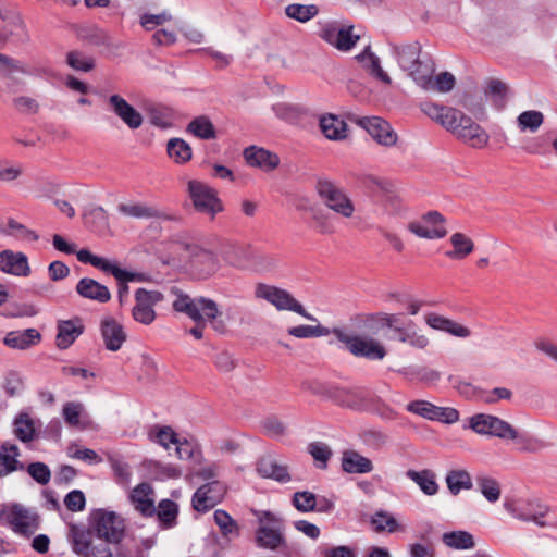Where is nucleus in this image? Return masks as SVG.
Segmentation results:
<instances>
[{
	"label": "nucleus",
	"mask_w": 557,
	"mask_h": 557,
	"mask_svg": "<svg viewBox=\"0 0 557 557\" xmlns=\"http://www.w3.org/2000/svg\"><path fill=\"white\" fill-rule=\"evenodd\" d=\"M149 435L151 440L164 448H169L170 444L176 445V443L180 441L174 430L168 425L156 428V432L151 431Z\"/></svg>",
	"instance_id": "nucleus-60"
},
{
	"label": "nucleus",
	"mask_w": 557,
	"mask_h": 557,
	"mask_svg": "<svg viewBox=\"0 0 557 557\" xmlns=\"http://www.w3.org/2000/svg\"><path fill=\"white\" fill-rule=\"evenodd\" d=\"M455 136L468 144L470 147L476 149L486 147L490 141V135L487 132L468 115L463 119L461 125H459V129Z\"/></svg>",
	"instance_id": "nucleus-21"
},
{
	"label": "nucleus",
	"mask_w": 557,
	"mask_h": 557,
	"mask_svg": "<svg viewBox=\"0 0 557 557\" xmlns=\"http://www.w3.org/2000/svg\"><path fill=\"white\" fill-rule=\"evenodd\" d=\"M287 333L296 338H314L326 336L331 333V331L321 324H317L293 326L288 329Z\"/></svg>",
	"instance_id": "nucleus-57"
},
{
	"label": "nucleus",
	"mask_w": 557,
	"mask_h": 557,
	"mask_svg": "<svg viewBox=\"0 0 557 557\" xmlns=\"http://www.w3.org/2000/svg\"><path fill=\"white\" fill-rule=\"evenodd\" d=\"M128 498L134 509L143 517L154 516V491L149 483L143 482L135 486L129 493Z\"/></svg>",
	"instance_id": "nucleus-22"
},
{
	"label": "nucleus",
	"mask_w": 557,
	"mask_h": 557,
	"mask_svg": "<svg viewBox=\"0 0 557 557\" xmlns=\"http://www.w3.org/2000/svg\"><path fill=\"white\" fill-rule=\"evenodd\" d=\"M77 260L82 263H89L103 272L111 273L119 283L146 282L148 276L144 273L131 272L121 269L108 259L91 253L88 249H81L77 252Z\"/></svg>",
	"instance_id": "nucleus-13"
},
{
	"label": "nucleus",
	"mask_w": 557,
	"mask_h": 557,
	"mask_svg": "<svg viewBox=\"0 0 557 557\" xmlns=\"http://www.w3.org/2000/svg\"><path fill=\"white\" fill-rule=\"evenodd\" d=\"M109 110L119 117L129 129H138L144 122L143 115L122 96L113 94L108 98Z\"/></svg>",
	"instance_id": "nucleus-18"
},
{
	"label": "nucleus",
	"mask_w": 557,
	"mask_h": 557,
	"mask_svg": "<svg viewBox=\"0 0 557 557\" xmlns=\"http://www.w3.org/2000/svg\"><path fill=\"white\" fill-rule=\"evenodd\" d=\"M27 473L40 485L48 484L51 479L49 467L40 461L29 463L27 466Z\"/></svg>",
	"instance_id": "nucleus-63"
},
{
	"label": "nucleus",
	"mask_w": 557,
	"mask_h": 557,
	"mask_svg": "<svg viewBox=\"0 0 557 557\" xmlns=\"http://www.w3.org/2000/svg\"><path fill=\"white\" fill-rule=\"evenodd\" d=\"M356 59L372 76L385 84L392 83L391 77L382 69L380 59L371 52L370 46L366 47V49L358 54Z\"/></svg>",
	"instance_id": "nucleus-35"
},
{
	"label": "nucleus",
	"mask_w": 557,
	"mask_h": 557,
	"mask_svg": "<svg viewBox=\"0 0 557 557\" xmlns=\"http://www.w3.org/2000/svg\"><path fill=\"white\" fill-rule=\"evenodd\" d=\"M187 132L200 139H214L216 137V131L213 123L206 115L195 117L187 125Z\"/></svg>",
	"instance_id": "nucleus-41"
},
{
	"label": "nucleus",
	"mask_w": 557,
	"mask_h": 557,
	"mask_svg": "<svg viewBox=\"0 0 557 557\" xmlns=\"http://www.w3.org/2000/svg\"><path fill=\"white\" fill-rule=\"evenodd\" d=\"M406 475L413 481L425 495L433 496L438 492V484L435 480L436 475L432 470H408Z\"/></svg>",
	"instance_id": "nucleus-36"
},
{
	"label": "nucleus",
	"mask_w": 557,
	"mask_h": 557,
	"mask_svg": "<svg viewBox=\"0 0 557 557\" xmlns=\"http://www.w3.org/2000/svg\"><path fill=\"white\" fill-rule=\"evenodd\" d=\"M7 520L15 533L24 536H30L39 527V516L18 504L11 507Z\"/></svg>",
	"instance_id": "nucleus-16"
},
{
	"label": "nucleus",
	"mask_w": 557,
	"mask_h": 557,
	"mask_svg": "<svg viewBox=\"0 0 557 557\" xmlns=\"http://www.w3.org/2000/svg\"><path fill=\"white\" fill-rule=\"evenodd\" d=\"M154 515L162 528L170 529L177 522L178 506L171 499H162L156 508Z\"/></svg>",
	"instance_id": "nucleus-40"
},
{
	"label": "nucleus",
	"mask_w": 557,
	"mask_h": 557,
	"mask_svg": "<svg viewBox=\"0 0 557 557\" xmlns=\"http://www.w3.org/2000/svg\"><path fill=\"white\" fill-rule=\"evenodd\" d=\"M17 73L39 78H48L52 72L47 66L29 65L21 60L0 53V76L11 81L8 84V88L11 91H15L14 87L20 84V82L14 77Z\"/></svg>",
	"instance_id": "nucleus-10"
},
{
	"label": "nucleus",
	"mask_w": 557,
	"mask_h": 557,
	"mask_svg": "<svg viewBox=\"0 0 557 557\" xmlns=\"http://www.w3.org/2000/svg\"><path fill=\"white\" fill-rule=\"evenodd\" d=\"M496 416L478 413L470 418L469 428L480 435L492 436Z\"/></svg>",
	"instance_id": "nucleus-56"
},
{
	"label": "nucleus",
	"mask_w": 557,
	"mask_h": 557,
	"mask_svg": "<svg viewBox=\"0 0 557 557\" xmlns=\"http://www.w3.org/2000/svg\"><path fill=\"white\" fill-rule=\"evenodd\" d=\"M94 532L77 524L70 525V541L73 552L81 557H112L107 544H94Z\"/></svg>",
	"instance_id": "nucleus-8"
},
{
	"label": "nucleus",
	"mask_w": 557,
	"mask_h": 557,
	"mask_svg": "<svg viewBox=\"0 0 557 557\" xmlns=\"http://www.w3.org/2000/svg\"><path fill=\"white\" fill-rule=\"evenodd\" d=\"M492 436L515 442L522 453H535L546 446L542 440L520 433L509 422L498 417H496Z\"/></svg>",
	"instance_id": "nucleus-11"
},
{
	"label": "nucleus",
	"mask_w": 557,
	"mask_h": 557,
	"mask_svg": "<svg viewBox=\"0 0 557 557\" xmlns=\"http://www.w3.org/2000/svg\"><path fill=\"white\" fill-rule=\"evenodd\" d=\"M168 154L176 163H185L191 159L193 152L190 146L181 138H172L166 145Z\"/></svg>",
	"instance_id": "nucleus-44"
},
{
	"label": "nucleus",
	"mask_w": 557,
	"mask_h": 557,
	"mask_svg": "<svg viewBox=\"0 0 557 557\" xmlns=\"http://www.w3.org/2000/svg\"><path fill=\"white\" fill-rule=\"evenodd\" d=\"M257 470L263 478L273 479L282 483L290 481L287 467L280 463L278 460L272 456L262 457L258 461Z\"/></svg>",
	"instance_id": "nucleus-30"
},
{
	"label": "nucleus",
	"mask_w": 557,
	"mask_h": 557,
	"mask_svg": "<svg viewBox=\"0 0 557 557\" xmlns=\"http://www.w3.org/2000/svg\"><path fill=\"white\" fill-rule=\"evenodd\" d=\"M396 339L416 349H425L430 344L429 337L422 331L418 330L412 321H409L404 324L401 329L397 330Z\"/></svg>",
	"instance_id": "nucleus-34"
},
{
	"label": "nucleus",
	"mask_w": 557,
	"mask_h": 557,
	"mask_svg": "<svg viewBox=\"0 0 557 557\" xmlns=\"http://www.w3.org/2000/svg\"><path fill=\"white\" fill-rule=\"evenodd\" d=\"M89 527L94 534L108 546L119 544L125 534L124 520L114 511L94 509L89 515Z\"/></svg>",
	"instance_id": "nucleus-3"
},
{
	"label": "nucleus",
	"mask_w": 557,
	"mask_h": 557,
	"mask_svg": "<svg viewBox=\"0 0 557 557\" xmlns=\"http://www.w3.org/2000/svg\"><path fill=\"white\" fill-rule=\"evenodd\" d=\"M492 436L515 442L522 453H535L546 446L542 440L520 433L509 422L498 417H496Z\"/></svg>",
	"instance_id": "nucleus-12"
},
{
	"label": "nucleus",
	"mask_w": 557,
	"mask_h": 557,
	"mask_svg": "<svg viewBox=\"0 0 557 557\" xmlns=\"http://www.w3.org/2000/svg\"><path fill=\"white\" fill-rule=\"evenodd\" d=\"M273 112L278 119L292 124L297 123L306 115L304 108L290 103H276L273 106Z\"/></svg>",
	"instance_id": "nucleus-51"
},
{
	"label": "nucleus",
	"mask_w": 557,
	"mask_h": 557,
	"mask_svg": "<svg viewBox=\"0 0 557 557\" xmlns=\"http://www.w3.org/2000/svg\"><path fill=\"white\" fill-rule=\"evenodd\" d=\"M75 290L81 297L98 301L100 304L108 302L111 299L109 288L89 277L81 278L76 284Z\"/></svg>",
	"instance_id": "nucleus-27"
},
{
	"label": "nucleus",
	"mask_w": 557,
	"mask_h": 557,
	"mask_svg": "<svg viewBox=\"0 0 557 557\" xmlns=\"http://www.w3.org/2000/svg\"><path fill=\"white\" fill-rule=\"evenodd\" d=\"M244 158L250 166L259 168L265 172L275 170L280 164V158L276 153L256 146L246 148Z\"/></svg>",
	"instance_id": "nucleus-25"
},
{
	"label": "nucleus",
	"mask_w": 557,
	"mask_h": 557,
	"mask_svg": "<svg viewBox=\"0 0 557 557\" xmlns=\"http://www.w3.org/2000/svg\"><path fill=\"white\" fill-rule=\"evenodd\" d=\"M293 504L299 511H313L318 505V498L311 492H296L293 497Z\"/></svg>",
	"instance_id": "nucleus-61"
},
{
	"label": "nucleus",
	"mask_w": 557,
	"mask_h": 557,
	"mask_svg": "<svg viewBox=\"0 0 557 557\" xmlns=\"http://www.w3.org/2000/svg\"><path fill=\"white\" fill-rule=\"evenodd\" d=\"M371 524L376 532L387 531L389 533L401 531L404 528L397 522L393 515L387 511H377L371 519Z\"/></svg>",
	"instance_id": "nucleus-52"
},
{
	"label": "nucleus",
	"mask_w": 557,
	"mask_h": 557,
	"mask_svg": "<svg viewBox=\"0 0 557 557\" xmlns=\"http://www.w3.org/2000/svg\"><path fill=\"white\" fill-rule=\"evenodd\" d=\"M336 35L337 40L335 44V48H337L341 51L350 50L359 39L358 35L352 34V26L339 28Z\"/></svg>",
	"instance_id": "nucleus-64"
},
{
	"label": "nucleus",
	"mask_w": 557,
	"mask_h": 557,
	"mask_svg": "<svg viewBox=\"0 0 557 557\" xmlns=\"http://www.w3.org/2000/svg\"><path fill=\"white\" fill-rule=\"evenodd\" d=\"M314 189L327 209L345 219H350L354 215L355 205L352 200L336 183L327 178H319Z\"/></svg>",
	"instance_id": "nucleus-5"
},
{
	"label": "nucleus",
	"mask_w": 557,
	"mask_h": 557,
	"mask_svg": "<svg viewBox=\"0 0 557 557\" xmlns=\"http://www.w3.org/2000/svg\"><path fill=\"white\" fill-rule=\"evenodd\" d=\"M39 339L40 334L37 330L27 329L25 331L10 332L5 336L4 343L12 348L26 349Z\"/></svg>",
	"instance_id": "nucleus-37"
},
{
	"label": "nucleus",
	"mask_w": 557,
	"mask_h": 557,
	"mask_svg": "<svg viewBox=\"0 0 557 557\" xmlns=\"http://www.w3.org/2000/svg\"><path fill=\"white\" fill-rule=\"evenodd\" d=\"M20 449L15 444L4 442L0 447V476L9 475L16 470H23L24 465L18 461Z\"/></svg>",
	"instance_id": "nucleus-31"
},
{
	"label": "nucleus",
	"mask_w": 557,
	"mask_h": 557,
	"mask_svg": "<svg viewBox=\"0 0 557 557\" xmlns=\"http://www.w3.org/2000/svg\"><path fill=\"white\" fill-rule=\"evenodd\" d=\"M543 122V113L536 110L524 111L517 117V124L521 132L529 131L535 133L542 126Z\"/></svg>",
	"instance_id": "nucleus-50"
},
{
	"label": "nucleus",
	"mask_w": 557,
	"mask_h": 557,
	"mask_svg": "<svg viewBox=\"0 0 557 557\" xmlns=\"http://www.w3.org/2000/svg\"><path fill=\"white\" fill-rule=\"evenodd\" d=\"M255 297L274 306L278 311H292L307 320L317 321L305 307L287 290L274 285L258 283L255 287Z\"/></svg>",
	"instance_id": "nucleus-6"
},
{
	"label": "nucleus",
	"mask_w": 557,
	"mask_h": 557,
	"mask_svg": "<svg viewBox=\"0 0 557 557\" xmlns=\"http://www.w3.org/2000/svg\"><path fill=\"white\" fill-rule=\"evenodd\" d=\"M466 117L467 115L460 110L453 107H446L438 124L453 135H456L459 129V125H461Z\"/></svg>",
	"instance_id": "nucleus-55"
},
{
	"label": "nucleus",
	"mask_w": 557,
	"mask_h": 557,
	"mask_svg": "<svg viewBox=\"0 0 557 557\" xmlns=\"http://www.w3.org/2000/svg\"><path fill=\"white\" fill-rule=\"evenodd\" d=\"M0 270L16 276H28L30 273L27 257L23 252L12 250L0 252Z\"/></svg>",
	"instance_id": "nucleus-26"
},
{
	"label": "nucleus",
	"mask_w": 557,
	"mask_h": 557,
	"mask_svg": "<svg viewBox=\"0 0 557 557\" xmlns=\"http://www.w3.org/2000/svg\"><path fill=\"white\" fill-rule=\"evenodd\" d=\"M424 321L429 327L445 332L455 337L468 338L471 335V330L466 325L435 312L426 313Z\"/></svg>",
	"instance_id": "nucleus-23"
},
{
	"label": "nucleus",
	"mask_w": 557,
	"mask_h": 557,
	"mask_svg": "<svg viewBox=\"0 0 557 557\" xmlns=\"http://www.w3.org/2000/svg\"><path fill=\"white\" fill-rule=\"evenodd\" d=\"M100 331L104 346L110 351H117L127 338L123 325L112 317L101 321Z\"/></svg>",
	"instance_id": "nucleus-24"
},
{
	"label": "nucleus",
	"mask_w": 557,
	"mask_h": 557,
	"mask_svg": "<svg viewBox=\"0 0 557 557\" xmlns=\"http://www.w3.org/2000/svg\"><path fill=\"white\" fill-rule=\"evenodd\" d=\"M332 399L339 406L360 410L367 405L364 396L355 391L337 388L332 394Z\"/></svg>",
	"instance_id": "nucleus-38"
},
{
	"label": "nucleus",
	"mask_w": 557,
	"mask_h": 557,
	"mask_svg": "<svg viewBox=\"0 0 557 557\" xmlns=\"http://www.w3.org/2000/svg\"><path fill=\"white\" fill-rule=\"evenodd\" d=\"M476 485L481 494L490 503H496L500 498L502 490L500 484L491 476H478Z\"/></svg>",
	"instance_id": "nucleus-53"
},
{
	"label": "nucleus",
	"mask_w": 557,
	"mask_h": 557,
	"mask_svg": "<svg viewBox=\"0 0 557 557\" xmlns=\"http://www.w3.org/2000/svg\"><path fill=\"white\" fill-rule=\"evenodd\" d=\"M213 518L223 535L237 533L238 525L236 521L226 511L218 509L214 511Z\"/></svg>",
	"instance_id": "nucleus-62"
},
{
	"label": "nucleus",
	"mask_w": 557,
	"mask_h": 557,
	"mask_svg": "<svg viewBox=\"0 0 557 557\" xmlns=\"http://www.w3.org/2000/svg\"><path fill=\"white\" fill-rule=\"evenodd\" d=\"M342 468L350 474H364L373 470V463L356 450H346L343 453Z\"/></svg>",
	"instance_id": "nucleus-32"
},
{
	"label": "nucleus",
	"mask_w": 557,
	"mask_h": 557,
	"mask_svg": "<svg viewBox=\"0 0 557 557\" xmlns=\"http://www.w3.org/2000/svg\"><path fill=\"white\" fill-rule=\"evenodd\" d=\"M426 81H429L428 84L417 85L426 91H437L442 94L450 91L456 84L455 76L449 72H442L435 77L433 74H430Z\"/></svg>",
	"instance_id": "nucleus-39"
},
{
	"label": "nucleus",
	"mask_w": 557,
	"mask_h": 557,
	"mask_svg": "<svg viewBox=\"0 0 557 557\" xmlns=\"http://www.w3.org/2000/svg\"><path fill=\"white\" fill-rule=\"evenodd\" d=\"M299 210H305L311 213V220L314 223L315 230L320 234H332L334 228L330 222V215L321 208L315 206L298 207Z\"/></svg>",
	"instance_id": "nucleus-46"
},
{
	"label": "nucleus",
	"mask_w": 557,
	"mask_h": 557,
	"mask_svg": "<svg viewBox=\"0 0 557 557\" xmlns=\"http://www.w3.org/2000/svg\"><path fill=\"white\" fill-rule=\"evenodd\" d=\"M445 218L438 211H430L421 216V220L408 224V230L420 238L436 239L446 236L447 231L443 226Z\"/></svg>",
	"instance_id": "nucleus-15"
},
{
	"label": "nucleus",
	"mask_w": 557,
	"mask_h": 557,
	"mask_svg": "<svg viewBox=\"0 0 557 557\" xmlns=\"http://www.w3.org/2000/svg\"><path fill=\"white\" fill-rule=\"evenodd\" d=\"M134 297L135 305L132 309V318L143 325L152 324L157 318L154 306L164 299V295L159 290L138 288Z\"/></svg>",
	"instance_id": "nucleus-14"
},
{
	"label": "nucleus",
	"mask_w": 557,
	"mask_h": 557,
	"mask_svg": "<svg viewBox=\"0 0 557 557\" xmlns=\"http://www.w3.org/2000/svg\"><path fill=\"white\" fill-rule=\"evenodd\" d=\"M436 405L428 401V400H413L407 404L406 410L413 414H417L423 419L433 421L435 413Z\"/></svg>",
	"instance_id": "nucleus-59"
},
{
	"label": "nucleus",
	"mask_w": 557,
	"mask_h": 557,
	"mask_svg": "<svg viewBox=\"0 0 557 557\" xmlns=\"http://www.w3.org/2000/svg\"><path fill=\"white\" fill-rule=\"evenodd\" d=\"M83 329L74 325L72 321H63L58 326L57 346L67 348L82 334Z\"/></svg>",
	"instance_id": "nucleus-43"
},
{
	"label": "nucleus",
	"mask_w": 557,
	"mask_h": 557,
	"mask_svg": "<svg viewBox=\"0 0 557 557\" xmlns=\"http://www.w3.org/2000/svg\"><path fill=\"white\" fill-rule=\"evenodd\" d=\"M194 267H197L205 274L209 275L215 272L218 268L216 255L196 243H184L182 245Z\"/></svg>",
	"instance_id": "nucleus-20"
},
{
	"label": "nucleus",
	"mask_w": 557,
	"mask_h": 557,
	"mask_svg": "<svg viewBox=\"0 0 557 557\" xmlns=\"http://www.w3.org/2000/svg\"><path fill=\"white\" fill-rule=\"evenodd\" d=\"M187 191L198 212L209 214L213 219L216 213L223 211V205L216 191L209 185L197 180H189Z\"/></svg>",
	"instance_id": "nucleus-9"
},
{
	"label": "nucleus",
	"mask_w": 557,
	"mask_h": 557,
	"mask_svg": "<svg viewBox=\"0 0 557 557\" xmlns=\"http://www.w3.org/2000/svg\"><path fill=\"white\" fill-rule=\"evenodd\" d=\"M399 66L408 73L416 84H428L426 78L434 74V63L430 58H421V46L418 42L392 46Z\"/></svg>",
	"instance_id": "nucleus-2"
},
{
	"label": "nucleus",
	"mask_w": 557,
	"mask_h": 557,
	"mask_svg": "<svg viewBox=\"0 0 557 557\" xmlns=\"http://www.w3.org/2000/svg\"><path fill=\"white\" fill-rule=\"evenodd\" d=\"M309 454L313 457L315 462H318V468L325 469L327 467V461L332 456V449L330 446L323 442H313L308 446Z\"/></svg>",
	"instance_id": "nucleus-58"
},
{
	"label": "nucleus",
	"mask_w": 557,
	"mask_h": 557,
	"mask_svg": "<svg viewBox=\"0 0 557 557\" xmlns=\"http://www.w3.org/2000/svg\"><path fill=\"white\" fill-rule=\"evenodd\" d=\"M172 293L176 296L172 304L173 309L176 312L186 314L196 323L189 330V334L196 339L203 337V327L207 322L211 323L215 331H224V324L216 321L221 315V311L213 299L203 296L193 298L177 288H173Z\"/></svg>",
	"instance_id": "nucleus-1"
},
{
	"label": "nucleus",
	"mask_w": 557,
	"mask_h": 557,
	"mask_svg": "<svg viewBox=\"0 0 557 557\" xmlns=\"http://www.w3.org/2000/svg\"><path fill=\"white\" fill-rule=\"evenodd\" d=\"M332 333L356 357L382 360L386 356L384 346L371 337L349 335L342 329H333Z\"/></svg>",
	"instance_id": "nucleus-7"
},
{
	"label": "nucleus",
	"mask_w": 557,
	"mask_h": 557,
	"mask_svg": "<svg viewBox=\"0 0 557 557\" xmlns=\"http://www.w3.org/2000/svg\"><path fill=\"white\" fill-rule=\"evenodd\" d=\"M443 542L446 546L455 549H469L474 546L473 536L466 531H454L444 533Z\"/></svg>",
	"instance_id": "nucleus-48"
},
{
	"label": "nucleus",
	"mask_w": 557,
	"mask_h": 557,
	"mask_svg": "<svg viewBox=\"0 0 557 557\" xmlns=\"http://www.w3.org/2000/svg\"><path fill=\"white\" fill-rule=\"evenodd\" d=\"M14 434L24 443L30 442L35 435L34 422L27 413H20L14 420Z\"/></svg>",
	"instance_id": "nucleus-49"
},
{
	"label": "nucleus",
	"mask_w": 557,
	"mask_h": 557,
	"mask_svg": "<svg viewBox=\"0 0 557 557\" xmlns=\"http://www.w3.org/2000/svg\"><path fill=\"white\" fill-rule=\"evenodd\" d=\"M117 210L126 216L137 219H150L160 215L158 209L144 203H122L117 207Z\"/></svg>",
	"instance_id": "nucleus-45"
},
{
	"label": "nucleus",
	"mask_w": 557,
	"mask_h": 557,
	"mask_svg": "<svg viewBox=\"0 0 557 557\" xmlns=\"http://www.w3.org/2000/svg\"><path fill=\"white\" fill-rule=\"evenodd\" d=\"M515 518L522 521H532L540 527H545L546 523L543 521L544 516L547 513L548 508L537 502H528L524 505H520L513 508H508Z\"/></svg>",
	"instance_id": "nucleus-28"
},
{
	"label": "nucleus",
	"mask_w": 557,
	"mask_h": 557,
	"mask_svg": "<svg viewBox=\"0 0 557 557\" xmlns=\"http://www.w3.org/2000/svg\"><path fill=\"white\" fill-rule=\"evenodd\" d=\"M79 36L89 45L104 48L108 51L119 50L123 47L122 45L114 42L112 37L106 30L96 26L83 29Z\"/></svg>",
	"instance_id": "nucleus-33"
},
{
	"label": "nucleus",
	"mask_w": 557,
	"mask_h": 557,
	"mask_svg": "<svg viewBox=\"0 0 557 557\" xmlns=\"http://www.w3.org/2000/svg\"><path fill=\"white\" fill-rule=\"evenodd\" d=\"M256 544L260 548L278 550L287 547L285 523L283 519L270 511H264L258 519Z\"/></svg>",
	"instance_id": "nucleus-4"
},
{
	"label": "nucleus",
	"mask_w": 557,
	"mask_h": 557,
	"mask_svg": "<svg viewBox=\"0 0 557 557\" xmlns=\"http://www.w3.org/2000/svg\"><path fill=\"white\" fill-rule=\"evenodd\" d=\"M446 483L451 494L457 495L462 488L470 490L472 480L466 470H453L446 476Z\"/></svg>",
	"instance_id": "nucleus-47"
},
{
	"label": "nucleus",
	"mask_w": 557,
	"mask_h": 557,
	"mask_svg": "<svg viewBox=\"0 0 557 557\" xmlns=\"http://www.w3.org/2000/svg\"><path fill=\"white\" fill-rule=\"evenodd\" d=\"M358 124L364 128L377 144L385 147L396 145L398 138L397 134L385 120L379 116H366L361 117Z\"/></svg>",
	"instance_id": "nucleus-17"
},
{
	"label": "nucleus",
	"mask_w": 557,
	"mask_h": 557,
	"mask_svg": "<svg viewBox=\"0 0 557 557\" xmlns=\"http://www.w3.org/2000/svg\"><path fill=\"white\" fill-rule=\"evenodd\" d=\"M319 126L329 140H342L347 137V123L335 114L325 113L321 115Z\"/></svg>",
	"instance_id": "nucleus-29"
},
{
	"label": "nucleus",
	"mask_w": 557,
	"mask_h": 557,
	"mask_svg": "<svg viewBox=\"0 0 557 557\" xmlns=\"http://www.w3.org/2000/svg\"><path fill=\"white\" fill-rule=\"evenodd\" d=\"M225 494L224 485L219 481H212L200 486L193 496L195 510L206 512L219 504Z\"/></svg>",
	"instance_id": "nucleus-19"
},
{
	"label": "nucleus",
	"mask_w": 557,
	"mask_h": 557,
	"mask_svg": "<svg viewBox=\"0 0 557 557\" xmlns=\"http://www.w3.org/2000/svg\"><path fill=\"white\" fill-rule=\"evenodd\" d=\"M454 250L447 251L446 256L453 259H463L474 249V243L463 233H454L450 237Z\"/></svg>",
	"instance_id": "nucleus-42"
},
{
	"label": "nucleus",
	"mask_w": 557,
	"mask_h": 557,
	"mask_svg": "<svg viewBox=\"0 0 557 557\" xmlns=\"http://www.w3.org/2000/svg\"><path fill=\"white\" fill-rule=\"evenodd\" d=\"M285 13L289 18L306 23L319 13V9L314 4L306 5L293 3L285 8Z\"/></svg>",
	"instance_id": "nucleus-54"
}]
</instances>
